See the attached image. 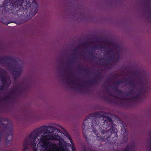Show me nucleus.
I'll use <instances>...</instances> for the list:
<instances>
[{
  "label": "nucleus",
  "mask_w": 151,
  "mask_h": 151,
  "mask_svg": "<svg viewBox=\"0 0 151 151\" xmlns=\"http://www.w3.org/2000/svg\"><path fill=\"white\" fill-rule=\"evenodd\" d=\"M100 75V74L99 73H97V74L96 75V78H97V77H98V76Z\"/></svg>",
  "instance_id": "38"
},
{
  "label": "nucleus",
  "mask_w": 151,
  "mask_h": 151,
  "mask_svg": "<svg viewBox=\"0 0 151 151\" xmlns=\"http://www.w3.org/2000/svg\"><path fill=\"white\" fill-rule=\"evenodd\" d=\"M91 48L93 50L101 49H102L107 50H108V53L109 54L111 53H114V52L113 50L109 47H106L104 45H91Z\"/></svg>",
  "instance_id": "8"
},
{
  "label": "nucleus",
  "mask_w": 151,
  "mask_h": 151,
  "mask_svg": "<svg viewBox=\"0 0 151 151\" xmlns=\"http://www.w3.org/2000/svg\"><path fill=\"white\" fill-rule=\"evenodd\" d=\"M79 68L80 69L82 70L85 71H86L88 73H89V70L88 69H82V68H81V67H80Z\"/></svg>",
  "instance_id": "24"
},
{
  "label": "nucleus",
  "mask_w": 151,
  "mask_h": 151,
  "mask_svg": "<svg viewBox=\"0 0 151 151\" xmlns=\"http://www.w3.org/2000/svg\"><path fill=\"white\" fill-rule=\"evenodd\" d=\"M133 73L134 75H138L137 72V71H135Z\"/></svg>",
  "instance_id": "34"
},
{
  "label": "nucleus",
  "mask_w": 151,
  "mask_h": 151,
  "mask_svg": "<svg viewBox=\"0 0 151 151\" xmlns=\"http://www.w3.org/2000/svg\"><path fill=\"white\" fill-rule=\"evenodd\" d=\"M108 82H109L110 81V79H107L106 80Z\"/></svg>",
  "instance_id": "39"
},
{
  "label": "nucleus",
  "mask_w": 151,
  "mask_h": 151,
  "mask_svg": "<svg viewBox=\"0 0 151 151\" xmlns=\"http://www.w3.org/2000/svg\"><path fill=\"white\" fill-rule=\"evenodd\" d=\"M1 94V93H0V95Z\"/></svg>",
  "instance_id": "52"
},
{
  "label": "nucleus",
  "mask_w": 151,
  "mask_h": 151,
  "mask_svg": "<svg viewBox=\"0 0 151 151\" xmlns=\"http://www.w3.org/2000/svg\"><path fill=\"white\" fill-rule=\"evenodd\" d=\"M73 78H75V77H73Z\"/></svg>",
  "instance_id": "49"
},
{
  "label": "nucleus",
  "mask_w": 151,
  "mask_h": 151,
  "mask_svg": "<svg viewBox=\"0 0 151 151\" xmlns=\"http://www.w3.org/2000/svg\"><path fill=\"white\" fill-rule=\"evenodd\" d=\"M72 151H76L75 147H74L73 146H72Z\"/></svg>",
  "instance_id": "31"
},
{
  "label": "nucleus",
  "mask_w": 151,
  "mask_h": 151,
  "mask_svg": "<svg viewBox=\"0 0 151 151\" xmlns=\"http://www.w3.org/2000/svg\"><path fill=\"white\" fill-rule=\"evenodd\" d=\"M12 97L11 94H10L9 93L8 94L6 95L4 97L2 98V100L4 101H7L9 99L12 98Z\"/></svg>",
  "instance_id": "17"
},
{
  "label": "nucleus",
  "mask_w": 151,
  "mask_h": 151,
  "mask_svg": "<svg viewBox=\"0 0 151 151\" xmlns=\"http://www.w3.org/2000/svg\"><path fill=\"white\" fill-rule=\"evenodd\" d=\"M109 112L99 111L88 115L83 122L82 126L83 135L86 142L89 144L91 139L86 134L91 129L97 136L96 139L101 141L107 140L111 136L117 137L115 132L114 124L111 118L107 116Z\"/></svg>",
  "instance_id": "1"
},
{
  "label": "nucleus",
  "mask_w": 151,
  "mask_h": 151,
  "mask_svg": "<svg viewBox=\"0 0 151 151\" xmlns=\"http://www.w3.org/2000/svg\"><path fill=\"white\" fill-rule=\"evenodd\" d=\"M78 49L79 48H75L74 49V51L75 52H77L78 50Z\"/></svg>",
  "instance_id": "29"
},
{
  "label": "nucleus",
  "mask_w": 151,
  "mask_h": 151,
  "mask_svg": "<svg viewBox=\"0 0 151 151\" xmlns=\"http://www.w3.org/2000/svg\"><path fill=\"white\" fill-rule=\"evenodd\" d=\"M22 88L21 86L20 85H18L17 88L10 91L9 93L10 94H11L12 96L13 97V95H17V92H19L18 93L20 94L21 93L20 91Z\"/></svg>",
  "instance_id": "12"
},
{
  "label": "nucleus",
  "mask_w": 151,
  "mask_h": 151,
  "mask_svg": "<svg viewBox=\"0 0 151 151\" xmlns=\"http://www.w3.org/2000/svg\"><path fill=\"white\" fill-rule=\"evenodd\" d=\"M127 138L125 142H127Z\"/></svg>",
  "instance_id": "44"
},
{
  "label": "nucleus",
  "mask_w": 151,
  "mask_h": 151,
  "mask_svg": "<svg viewBox=\"0 0 151 151\" xmlns=\"http://www.w3.org/2000/svg\"><path fill=\"white\" fill-rule=\"evenodd\" d=\"M104 99L105 100H108L109 99V97L107 96H106L104 97Z\"/></svg>",
  "instance_id": "36"
},
{
  "label": "nucleus",
  "mask_w": 151,
  "mask_h": 151,
  "mask_svg": "<svg viewBox=\"0 0 151 151\" xmlns=\"http://www.w3.org/2000/svg\"><path fill=\"white\" fill-rule=\"evenodd\" d=\"M68 62L69 64H71L72 63L73 61L72 60H70L68 61Z\"/></svg>",
  "instance_id": "33"
},
{
  "label": "nucleus",
  "mask_w": 151,
  "mask_h": 151,
  "mask_svg": "<svg viewBox=\"0 0 151 151\" xmlns=\"http://www.w3.org/2000/svg\"><path fill=\"white\" fill-rule=\"evenodd\" d=\"M123 82L125 83H128L129 85L131 86L133 88L134 87L135 84L134 81L128 80L125 78H124L122 80L119 81L115 82L114 83V86H116L118 87L120 84L122 83Z\"/></svg>",
  "instance_id": "10"
},
{
  "label": "nucleus",
  "mask_w": 151,
  "mask_h": 151,
  "mask_svg": "<svg viewBox=\"0 0 151 151\" xmlns=\"http://www.w3.org/2000/svg\"><path fill=\"white\" fill-rule=\"evenodd\" d=\"M61 145V146H62V143L60 144V143H59V145L60 147V145Z\"/></svg>",
  "instance_id": "40"
},
{
  "label": "nucleus",
  "mask_w": 151,
  "mask_h": 151,
  "mask_svg": "<svg viewBox=\"0 0 151 151\" xmlns=\"http://www.w3.org/2000/svg\"><path fill=\"white\" fill-rule=\"evenodd\" d=\"M34 2L35 0H9L8 2L6 3L5 1L3 7V10L1 12H4V11L6 13L13 14H22L23 11L30 10L29 16L32 18L35 16L37 11V5L34 6H32V4Z\"/></svg>",
  "instance_id": "3"
},
{
  "label": "nucleus",
  "mask_w": 151,
  "mask_h": 151,
  "mask_svg": "<svg viewBox=\"0 0 151 151\" xmlns=\"http://www.w3.org/2000/svg\"><path fill=\"white\" fill-rule=\"evenodd\" d=\"M90 55L91 57L94 59L96 58V56L93 55V54L92 52L90 53Z\"/></svg>",
  "instance_id": "23"
},
{
  "label": "nucleus",
  "mask_w": 151,
  "mask_h": 151,
  "mask_svg": "<svg viewBox=\"0 0 151 151\" xmlns=\"http://www.w3.org/2000/svg\"><path fill=\"white\" fill-rule=\"evenodd\" d=\"M76 81H78L79 80H78V78H76Z\"/></svg>",
  "instance_id": "41"
},
{
  "label": "nucleus",
  "mask_w": 151,
  "mask_h": 151,
  "mask_svg": "<svg viewBox=\"0 0 151 151\" xmlns=\"http://www.w3.org/2000/svg\"><path fill=\"white\" fill-rule=\"evenodd\" d=\"M2 73H1V76H0V79L2 81L1 85L0 87V91L3 90L5 87H8L10 85V83H9L7 82V78L3 76Z\"/></svg>",
  "instance_id": "9"
},
{
  "label": "nucleus",
  "mask_w": 151,
  "mask_h": 151,
  "mask_svg": "<svg viewBox=\"0 0 151 151\" xmlns=\"http://www.w3.org/2000/svg\"><path fill=\"white\" fill-rule=\"evenodd\" d=\"M94 42H101L102 43H106V44H110V43H109L107 40H102L101 41H99V42L96 41Z\"/></svg>",
  "instance_id": "19"
},
{
  "label": "nucleus",
  "mask_w": 151,
  "mask_h": 151,
  "mask_svg": "<svg viewBox=\"0 0 151 151\" xmlns=\"http://www.w3.org/2000/svg\"><path fill=\"white\" fill-rule=\"evenodd\" d=\"M71 75H73V74H71Z\"/></svg>",
  "instance_id": "51"
},
{
  "label": "nucleus",
  "mask_w": 151,
  "mask_h": 151,
  "mask_svg": "<svg viewBox=\"0 0 151 151\" xmlns=\"http://www.w3.org/2000/svg\"><path fill=\"white\" fill-rule=\"evenodd\" d=\"M121 76V75L120 74H115V75H114V76L115 77H120Z\"/></svg>",
  "instance_id": "30"
},
{
  "label": "nucleus",
  "mask_w": 151,
  "mask_h": 151,
  "mask_svg": "<svg viewBox=\"0 0 151 151\" xmlns=\"http://www.w3.org/2000/svg\"><path fill=\"white\" fill-rule=\"evenodd\" d=\"M146 90V88L142 86L140 88V91L136 95L129 98H121V99L124 100H139V101H140V99L142 94L145 92Z\"/></svg>",
  "instance_id": "7"
},
{
  "label": "nucleus",
  "mask_w": 151,
  "mask_h": 151,
  "mask_svg": "<svg viewBox=\"0 0 151 151\" xmlns=\"http://www.w3.org/2000/svg\"><path fill=\"white\" fill-rule=\"evenodd\" d=\"M52 147V151H67V149H64L63 147L58 149V147L55 145H54Z\"/></svg>",
  "instance_id": "16"
},
{
  "label": "nucleus",
  "mask_w": 151,
  "mask_h": 151,
  "mask_svg": "<svg viewBox=\"0 0 151 151\" xmlns=\"http://www.w3.org/2000/svg\"><path fill=\"white\" fill-rule=\"evenodd\" d=\"M130 149V147L129 145L127 146L125 148L122 150L123 151H129Z\"/></svg>",
  "instance_id": "21"
},
{
  "label": "nucleus",
  "mask_w": 151,
  "mask_h": 151,
  "mask_svg": "<svg viewBox=\"0 0 151 151\" xmlns=\"http://www.w3.org/2000/svg\"><path fill=\"white\" fill-rule=\"evenodd\" d=\"M61 132V131L59 129L51 126L48 125V134H50V135L48 134V146L50 143L49 140H59L60 137L58 134V133Z\"/></svg>",
  "instance_id": "6"
},
{
  "label": "nucleus",
  "mask_w": 151,
  "mask_h": 151,
  "mask_svg": "<svg viewBox=\"0 0 151 151\" xmlns=\"http://www.w3.org/2000/svg\"><path fill=\"white\" fill-rule=\"evenodd\" d=\"M107 92H109V91H108V90H107Z\"/></svg>",
  "instance_id": "46"
},
{
  "label": "nucleus",
  "mask_w": 151,
  "mask_h": 151,
  "mask_svg": "<svg viewBox=\"0 0 151 151\" xmlns=\"http://www.w3.org/2000/svg\"><path fill=\"white\" fill-rule=\"evenodd\" d=\"M1 12H0V22L4 24H6V23L4 22V19H3V18H1Z\"/></svg>",
  "instance_id": "22"
},
{
  "label": "nucleus",
  "mask_w": 151,
  "mask_h": 151,
  "mask_svg": "<svg viewBox=\"0 0 151 151\" xmlns=\"http://www.w3.org/2000/svg\"><path fill=\"white\" fill-rule=\"evenodd\" d=\"M130 93L131 95H132L134 93V89L133 88H131L130 90Z\"/></svg>",
  "instance_id": "26"
},
{
  "label": "nucleus",
  "mask_w": 151,
  "mask_h": 151,
  "mask_svg": "<svg viewBox=\"0 0 151 151\" xmlns=\"http://www.w3.org/2000/svg\"><path fill=\"white\" fill-rule=\"evenodd\" d=\"M68 69H69L70 70V71L71 70V68H68Z\"/></svg>",
  "instance_id": "42"
},
{
  "label": "nucleus",
  "mask_w": 151,
  "mask_h": 151,
  "mask_svg": "<svg viewBox=\"0 0 151 151\" xmlns=\"http://www.w3.org/2000/svg\"><path fill=\"white\" fill-rule=\"evenodd\" d=\"M61 127V128L62 129L63 131V134H64V135L65 136H66V137H67V138L69 139V140L70 141V142L71 143V144H73L72 140V139H71L70 135H69V134L66 131V130L64 128H63L61 127Z\"/></svg>",
  "instance_id": "15"
},
{
  "label": "nucleus",
  "mask_w": 151,
  "mask_h": 151,
  "mask_svg": "<svg viewBox=\"0 0 151 151\" xmlns=\"http://www.w3.org/2000/svg\"><path fill=\"white\" fill-rule=\"evenodd\" d=\"M111 88L113 89L117 93L119 96H124L123 94L125 93V92L123 91H121L118 88V87H117L116 86H111Z\"/></svg>",
  "instance_id": "13"
},
{
  "label": "nucleus",
  "mask_w": 151,
  "mask_h": 151,
  "mask_svg": "<svg viewBox=\"0 0 151 151\" xmlns=\"http://www.w3.org/2000/svg\"><path fill=\"white\" fill-rule=\"evenodd\" d=\"M126 95V96H129V95H131V94H130V92L129 93H126L125 92V93H124V94H123V95H124V94H125Z\"/></svg>",
  "instance_id": "27"
},
{
  "label": "nucleus",
  "mask_w": 151,
  "mask_h": 151,
  "mask_svg": "<svg viewBox=\"0 0 151 151\" xmlns=\"http://www.w3.org/2000/svg\"><path fill=\"white\" fill-rule=\"evenodd\" d=\"M82 46V45H80V47H81Z\"/></svg>",
  "instance_id": "47"
},
{
  "label": "nucleus",
  "mask_w": 151,
  "mask_h": 151,
  "mask_svg": "<svg viewBox=\"0 0 151 151\" xmlns=\"http://www.w3.org/2000/svg\"><path fill=\"white\" fill-rule=\"evenodd\" d=\"M85 82L86 83L91 84H97L99 82V79H96L95 78H94L91 80L86 81Z\"/></svg>",
  "instance_id": "14"
},
{
  "label": "nucleus",
  "mask_w": 151,
  "mask_h": 151,
  "mask_svg": "<svg viewBox=\"0 0 151 151\" xmlns=\"http://www.w3.org/2000/svg\"><path fill=\"white\" fill-rule=\"evenodd\" d=\"M85 48L86 49H87V47H85Z\"/></svg>",
  "instance_id": "45"
},
{
  "label": "nucleus",
  "mask_w": 151,
  "mask_h": 151,
  "mask_svg": "<svg viewBox=\"0 0 151 151\" xmlns=\"http://www.w3.org/2000/svg\"><path fill=\"white\" fill-rule=\"evenodd\" d=\"M110 95H112V94H111H111H110Z\"/></svg>",
  "instance_id": "50"
},
{
  "label": "nucleus",
  "mask_w": 151,
  "mask_h": 151,
  "mask_svg": "<svg viewBox=\"0 0 151 151\" xmlns=\"http://www.w3.org/2000/svg\"><path fill=\"white\" fill-rule=\"evenodd\" d=\"M23 151H47V126L38 128L24 140Z\"/></svg>",
  "instance_id": "2"
},
{
  "label": "nucleus",
  "mask_w": 151,
  "mask_h": 151,
  "mask_svg": "<svg viewBox=\"0 0 151 151\" xmlns=\"http://www.w3.org/2000/svg\"><path fill=\"white\" fill-rule=\"evenodd\" d=\"M76 85L78 86V87H83V86L82 85H81V84H76Z\"/></svg>",
  "instance_id": "37"
},
{
  "label": "nucleus",
  "mask_w": 151,
  "mask_h": 151,
  "mask_svg": "<svg viewBox=\"0 0 151 151\" xmlns=\"http://www.w3.org/2000/svg\"><path fill=\"white\" fill-rule=\"evenodd\" d=\"M74 55H75L76 56L75 57V58H73V59H74V60H76L77 58V57L76 56V53L74 52Z\"/></svg>",
  "instance_id": "32"
},
{
  "label": "nucleus",
  "mask_w": 151,
  "mask_h": 151,
  "mask_svg": "<svg viewBox=\"0 0 151 151\" xmlns=\"http://www.w3.org/2000/svg\"><path fill=\"white\" fill-rule=\"evenodd\" d=\"M130 103V102L129 101L123 102L122 103V104L125 106L128 107H129V104Z\"/></svg>",
  "instance_id": "18"
},
{
  "label": "nucleus",
  "mask_w": 151,
  "mask_h": 151,
  "mask_svg": "<svg viewBox=\"0 0 151 151\" xmlns=\"http://www.w3.org/2000/svg\"><path fill=\"white\" fill-rule=\"evenodd\" d=\"M69 83H72L73 84H75V81H71V82H70Z\"/></svg>",
  "instance_id": "35"
},
{
  "label": "nucleus",
  "mask_w": 151,
  "mask_h": 151,
  "mask_svg": "<svg viewBox=\"0 0 151 151\" xmlns=\"http://www.w3.org/2000/svg\"><path fill=\"white\" fill-rule=\"evenodd\" d=\"M144 3L146 6L147 9L148 11V14L149 17L148 18V20L151 22V9L150 8L151 4V0H146Z\"/></svg>",
  "instance_id": "11"
},
{
  "label": "nucleus",
  "mask_w": 151,
  "mask_h": 151,
  "mask_svg": "<svg viewBox=\"0 0 151 151\" xmlns=\"http://www.w3.org/2000/svg\"><path fill=\"white\" fill-rule=\"evenodd\" d=\"M9 23H8L7 24V25Z\"/></svg>",
  "instance_id": "48"
},
{
  "label": "nucleus",
  "mask_w": 151,
  "mask_h": 151,
  "mask_svg": "<svg viewBox=\"0 0 151 151\" xmlns=\"http://www.w3.org/2000/svg\"><path fill=\"white\" fill-rule=\"evenodd\" d=\"M149 149L150 151H151V138L149 139Z\"/></svg>",
  "instance_id": "25"
},
{
  "label": "nucleus",
  "mask_w": 151,
  "mask_h": 151,
  "mask_svg": "<svg viewBox=\"0 0 151 151\" xmlns=\"http://www.w3.org/2000/svg\"><path fill=\"white\" fill-rule=\"evenodd\" d=\"M114 57H110L109 58V60H114Z\"/></svg>",
  "instance_id": "28"
},
{
  "label": "nucleus",
  "mask_w": 151,
  "mask_h": 151,
  "mask_svg": "<svg viewBox=\"0 0 151 151\" xmlns=\"http://www.w3.org/2000/svg\"><path fill=\"white\" fill-rule=\"evenodd\" d=\"M0 70H1V71L0 72V73H0V76H1V73H4V74H5L6 73V71L4 69L1 68H0Z\"/></svg>",
  "instance_id": "20"
},
{
  "label": "nucleus",
  "mask_w": 151,
  "mask_h": 151,
  "mask_svg": "<svg viewBox=\"0 0 151 151\" xmlns=\"http://www.w3.org/2000/svg\"><path fill=\"white\" fill-rule=\"evenodd\" d=\"M0 122L5 132H6V135H8L6 138V144L7 146L10 144L12 142L13 137L12 133V123L9 120L6 118L0 117Z\"/></svg>",
  "instance_id": "5"
},
{
  "label": "nucleus",
  "mask_w": 151,
  "mask_h": 151,
  "mask_svg": "<svg viewBox=\"0 0 151 151\" xmlns=\"http://www.w3.org/2000/svg\"><path fill=\"white\" fill-rule=\"evenodd\" d=\"M67 78H70V76H67Z\"/></svg>",
  "instance_id": "43"
},
{
  "label": "nucleus",
  "mask_w": 151,
  "mask_h": 151,
  "mask_svg": "<svg viewBox=\"0 0 151 151\" xmlns=\"http://www.w3.org/2000/svg\"><path fill=\"white\" fill-rule=\"evenodd\" d=\"M0 63L4 65L7 64V68L15 73L14 74V78L16 79L17 75L21 74L22 72V66L18 65L16 68L17 62L15 58L10 56H4L0 58Z\"/></svg>",
  "instance_id": "4"
}]
</instances>
